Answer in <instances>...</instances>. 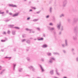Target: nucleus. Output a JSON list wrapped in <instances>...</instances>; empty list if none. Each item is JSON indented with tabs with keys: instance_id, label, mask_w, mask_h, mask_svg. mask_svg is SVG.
<instances>
[{
	"instance_id": "obj_61",
	"label": "nucleus",
	"mask_w": 78,
	"mask_h": 78,
	"mask_svg": "<svg viewBox=\"0 0 78 78\" xmlns=\"http://www.w3.org/2000/svg\"><path fill=\"white\" fill-rule=\"evenodd\" d=\"M73 55H75V53H73Z\"/></svg>"
},
{
	"instance_id": "obj_18",
	"label": "nucleus",
	"mask_w": 78,
	"mask_h": 78,
	"mask_svg": "<svg viewBox=\"0 0 78 78\" xmlns=\"http://www.w3.org/2000/svg\"><path fill=\"white\" fill-rule=\"evenodd\" d=\"M55 27H53L52 28H51L50 29V31H53V30H55Z\"/></svg>"
},
{
	"instance_id": "obj_60",
	"label": "nucleus",
	"mask_w": 78,
	"mask_h": 78,
	"mask_svg": "<svg viewBox=\"0 0 78 78\" xmlns=\"http://www.w3.org/2000/svg\"><path fill=\"white\" fill-rule=\"evenodd\" d=\"M30 39H33V38L31 37L30 38Z\"/></svg>"
},
{
	"instance_id": "obj_62",
	"label": "nucleus",
	"mask_w": 78,
	"mask_h": 78,
	"mask_svg": "<svg viewBox=\"0 0 78 78\" xmlns=\"http://www.w3.org/2000/svg\"><path fill=\"white\" fill-rule=\"evenodd\" d=\"M29 11H32V10L31 9V10H30Z\"/></svg>"
},
{
	"instance_id": "obj_34",
	"label": "nucleus",
	"mask_w": 78,
	"mask_h": 78,
	"mask_svg": "<svg viewBox=\"0 0 78 78\" xmlns=\"http://www.w3.org/2000/svg\"><path fill=\"white\" fill-rule=\"evenodd\" d=\"M62 33V31H60L59 32V33H58V35H61V34Z\"/></svg>"
},
{
	"instance_id": "obj_11",
	"label": "nucleus",
	"mask_w": 78,
	"mask_h": 78,
	"mask_svg": "<svg viewBox=\"0 0 78 78\" xmlns=\"http://www.w3.org/2000/svg\"><path fill=\"white\" fill-rule=\"evenodd\" d=\"M18 14H19V13H17L16 14H15L13 15H12V17H16V16H18Z\"/></svg>"
},
{
	"instance_id": "obj_28",
	"label": "nucleus",
	"mask_w": 78,
	"mask_h": 78,
	"mask_svg": "<svg viewBox=\"0 0 78 78\" xmlns=\"http://www.w3.org/2000/svg\"><path fill=\"white\" fill-rule=\"evenodd\" d=\"M26 30L27 31H31V30L29 29L28 28L26 29Z\"/></svg>"
},
{
	"instance_id": "obj_46",
	"label": "nucleus",
	"mask_w": 78,
	"mask_h": 78,
	"mask_svg": "<svg viewBox=\"0 0 78 78\" xmlns=\"http://www.w3.org/2000/svg\"><path fill=\"white\" fill-rule=\"evenodd\" d=\"M9 20H5V22H8L9 21Z\"/></svg>"
},
{
	"instance_id": "obj_1",
	"label": "nucleus",
	"mask_w": 78,
	"mask_h": 78,
	"mask_svg": "<svg viewBox=\"0 0 78 78\" xmlns=\"http://www.w3.org/2000/svg\"><path fill=\"white\" fill-rule=\"evenodd\" d=\"M78 27H76L74 28V33H76L75 35L73 37V39L74 41H76L77 39V37H78V35H77V33H78Z\"/></svg>"
},
{
	"instance_id": "obj_31",
	"label": "nucleus",
	"mask_w": 78,
	"mask_h": 78,
	"mask_svg": "<svg viewBox=\"0 0 78 78\" xmlns=\"http://www.w3.org/2000/svg\"><path fill=\"white\" fill-rule=\"evenodd\" d=\"M31 7L32 8V9H36V8L34 7Z\"/></svg>"
},
{
	"instance_id": "obj_36",
	"label": "nucleus",
	"mask_w": 78,
	"mask_h": 78,
	"mask_svg": "<svg viewBox=\"0 0 78 78\" xmlns=\"http://www.w3.org/2000/svg\"><path fill=\"white\" fill-rule=\"evenodd\" d=\"M49 15H48L46 16V19H48V18H49Z\"/></svg>"
},
{
	"instance_id": "obj_51",
	"label": "nucleus",
	"mask_w": 78,
	"mask_h": 78,
	"mask_svg": "<svg viewBox=\"0 0 78 78\" xmlns=\"http://www.w3.org/2000/svg\"><path fill=\"white\" fill-rule=\"evenodd\" d=\"M1 42H5V40H1Z\"/></svg>"
},
{
	"instance_id": "obj_41",
	"label": "nucleus",
	"mask_w": 78,
	"mask_h": 78,
	"mask_svg": "<svg viewBox=\"0 0 78 78\" xmlns=\"http://www.w3.org/2000/svg\"><path fill=\"white\" fill-rule=\"evenodd\" d=\"M25 39H24L23 40H22V42H25Z\"/></svg>"
},
{
	"instance_id": "obj_49",
	"label": "nucleus",
	"mask_w": 78,
	"mask_h": 78,
	"mask_svg": "<svg viewBox=\"0 0 78 78\" xmlns=\"http://www.w3.org/2000/svg\"><path fill=\"white\" fill-rule=\"evenodd\" d=\"M2 66H0V70H2Z\"/></svg>"
},
{
	"instance_id": "obj_24",
	"label": "nucleus",
	"mask_w": 78,
	"mask_h": 78,
	"mask_svg": "<svg viewBox=\"0 0 78 78\" xmlns=\"http://www.w3.org/2000/svg\"><path fill=\"white\" fill-rule=\"evenodd\" d=\"M49 25H50V26H53V24L51 23H49Z\"/></svg>"
},
{
	"instance_id": "obj_7",
	"label": "nucleus",
	"mask_w": 78,
	"mask_h": 78,
	"mask_svg": "<svg viewBox=\"0 0 78 78\" xmlns=\"http://www.w3.org/2000/svg\"><path fill=\"white\" fill-rule=\"evenodd\" d=\"M9 6L13 7V8H16L17 7V6H16V5H14L13 4H9Z\"/></svg>"
},
{
	"instance_id": "obj_32",
	"label": "nucleus",
	"mask_w": 78,
	"mask_h": 78,
	"mask_svg": "<svg viewBox=\"0 0 78 78\" xmlns=\"http://www.w3.org/2000/svg\"><path fill=\"white\" fill-rule=\"evenodd\" d=\"M23 37H26V35L25 34H23L22 35Z\"/></svg>"
},
{
	"instance_id": "obj_12",
	"label": "nucleus",
	"mask_w": 78,
	"mask_h": 78,
	"mask_svg": "<svg viewBox=\"0 0 78 78\" xmlns=\"http://www.w3.org/2000/svg\"><path fill=\"white\" fill-rule=\"evenodd\" d=\"M65 15L64 14L62 13L60 15V17H64Z\"/></svg>"
},
{
	"instance_id": "obj_26",
	"label": "nucleus",
	"mask_w": 78,
	"mask_h": 78,
	"mask_svg": "<svg viewBox=\"0 0 78 78\" xmlns=\"http://www.w3.org/2000/svg\"><path fill=\"white\" fill-rule=\"evenodd\" d=\"M76 61L77 62H78V57L76 58Z\"/></svg>"
},
{
	"instance_id": "obj_23",
	"label": "nucleus",
	"mask_w": 78,
	"mask_h": 78,
	"mask_svg": "<svg viewBox=\"0 0 78 78\" xmlns=\"http://www.w3.org/2000/svg\"><path fill=\"white\" fill-rule=\"evenodd\" d=\"M27 44H30V40H27Z\"/></svg>"
},
{
	"instance_id": "obj_54",
	"label": "nucleus",
	"mask_w": 78,
	"mask_h": 78,
	"mask_svg": "<svg viewBox=\"0 0 78 78\" xmlns=\"http://www.w3.org/2000/svg\"><path fill=\"white\" fill-rule=\"evenodd\" d=\"M37 14H39V13H40V12H37Z\"/></svg>"
},
{
	"instance_id": "obj_53",
	"label": "nucleus",
	"mask_w": 78,
	"mask_h": 78,
	"mask_svg": "<svg viewBox=\"0 0 78 78\" xmlns=\"http://www.w3.org/2000/svg\"><path fill=\"white\" fill-rule=\"evenodd\" d=\"M54 34H56V32H54Z\"/></svg>"
},
{
	"instance_id": "obj_33",
	"label": "nucleus",
	"mask_w": 78,
	"mask_h": 78,
	"mask_svg": "<svg viewBox=\"0 0 78 78\" xmlns=\"http://www.w3.org/2000/svg\"><path fill=\"white\" fill-rule=\"evenodd\" d=\"M15 29H17V30H19V29H20V28H19V27H15Z\"/></svg>"
},
{
	"instance_id": "obj_15",
	"label": "nucleus",
	"mask_w": 78,
	"mask_h": 78,
	"mask_svg": "<svg viewBox=\"0 0 78 78\" xmlns=\"http://www.w3.org/2000/svg\"><path fill=\"white\" fill-rule=\"evenodd\" d=\"M12 34L13 35H15L16 34V31L13 30L12 31Z\"/></svg>"
},
{
	"instance_id": "obj_58",
	"label": "nucleus",
	"mask_w": 78,
	"mask_h": 78,
	"mask_svg": "<svg viewBox=\"0 0 78 78\" xmlns=\"http://www.w3.org/2000/svg\"><path fill=\"white\" fill-rule=\"evenodd\" d=\"M16 49H14V51H16Z\"/></svg>"
},
{
	"instance_id": "obj_6",
	"label": "nucleus",
	"mask_w": 78,
	"mask_h": 78,
	"mask_svg": "<svg viewBox=\"0 0 78 78\" xmlns=\"http://www.w3.org/2000/svg\"><path fill=\"white\" fill-rule=\"evenodd\" d=\"M29 69H32V71H34L35 70V69L34 68V67H33V66H30V67H29Z\"/></svg>"
},
{
	"instance_id": "obj_48",
	"label": "nucleus",
	"mask_w": 78,
	"mask_h": 78,
	"mask_svg": "<svg viewBox=\"0 0 78 78\" xmlns=\"http://www.w3.org/2000/svg\"><path fill=\"white\" fill-rule=\"evenodd\" d=\"M72 51H73L74 50V49H73V48H72Z\"/></svg>"
},
{
	"instance_id": "obj_45",
	"label": "nucleus",
	"mask_w": 78,
	"mask_h": 78,
	"mask_svg": "<svg viewBox=\"0 0 78 78\" xmlns=\"http://www.w3.org/2000/svg\"><path fill=\"white\" fill-rule=\"evenodd\" d=\"M37 30H38V31H39V30H40V29L39 28H37Z\"/></svg>"
},
{
	"instance_id": "obj_9",
	"label": "nucleus",
	"mask_w": 78,
	"mask_h": 78,
	"mask_svg": "<svg viewBox=\"0 0 78 78\" xmlns=\"http://www.w3.org/2000/svg\"><path fill=\"white\" fill-rule=\"evenodd\" d=\"M53 9V8L52 7H51L49 9V11L50 13H51V11H52V10Z\"/></svg>"
},
{
	"instance_id": "obj_39",
	"label": "nucleus",
	"mask_w": 78,
	"mask_h": 78,
	"mask_svg": "<svg viewBox=\"0 0 78 78\" xmlns=\"http://www.w3.org/2000/svg\"><path fill=\"white\" fill-rule=\"evenodd\" d=\"M68 21L69 22H71V20L70 19H68Z\"/></svg>"
},
{
	"instance_id": "obj_52",
	"label": "nucleus",
	"mask_w": 78,
	"mask_h": 78,
	"mask_svg": "<svg viewBox=\"0 0 78 78\" xmlns=\"http://www.w3.org/2000/svg\"><path fill=\"white\" fill-rule=\"evenodd\" d=\"M30 19V17L28 18L27 19V20H29V19Z\"/></svg>"
},
{
	"instance_id": "obj_57",
	"label": "nucleus",
	"mask_w": 78,
	"mask_h": 78,
	"mask_svg": "<svg viewBox=\"0 0 78 78\" xmlns=\"http://www.w3.org/2000/svg\"><path fill=\"white\" fill-rule=\"evenodd\" d=\"M1 51H4V50H3V49H2V50H1Z\"/></svg>"
},
{
	"instance_id": "obj_37",
	"label": "nucleus",
	"mask_w": 78,
	"mask_h": 78,
	"mask_svg": "<svg viewBox=\"0 0 78 78\" xmlns=\"http://www.w3.org/2000/svg\"><path fill=\"white\" fill-rule=\"evenodd\" d=\"M48 30H50V29H51V27H48Z\"/></svg>"
},
{
	"instance_id": "obj_47",
	"label": "nucleus",
	"mask_w": 78,
	"mask_h": 78,
	"mask_svg": "<svg viewBox=\"0 0 78 78\" xmlns=\"http://www.w3.org/2000/svg\"><path fill=\"white\" fill-rule=\"evenodd\" d=\"M6 12L7 13H8V12H9V11H8V10H6Z\"/></svg>"
},
{
	"instance_id": "obj_5",
	"label": "nucleus",
	"mask_w": 78,
	"mask_h": 78,
	"mask_svg": "<svg viewBox=\"0 0 78 78\" xmlns=\"http://www.w3.org/2000/svg\"><path fill=\"white\" fill-rule=\"evenodd\" d=\"M55 59L53 58H50V59L49 62V63H52L53 62V61H55Z\"/></svg>"
},
{
	"instance_id": "obj_22",
	"label": "nucleus",
	"mask_w": 78,
	"mask_h": 78,
	"mask_svg": "<svg viewBox=\"0 0 78 78\" xmlns=\"http://www.w3.org/2000/svg\"><path fill=\"white\" fill-rule=\"evenodd\" d=\"M38 41H43L44 40V38H41L40 39H38Z\"/></svg>"
},
{
	"instance_id": "obj_2",
	"label": "nucleus",
	"mask_w": 78,
	"mask_h": 78,
	"mask_svg": "<svg viewBox=\"0 0 78 78\" xmlns=\"http://www.w3.org/2000/svg\"><path fill=\"white\" fill-rule=\"evenodd\" d=\"M57 29L59 30H60L61 31H62L63 30V26L62 25V23L61 22H59V23L57 24Z\"/></svg>"
},
{
	"instance_id": "obj_20",
	"label": "nucleus",
	"mask_w": 78,
	"mask_h": 78,
	"mask_svg": "<svg viewBox=\"0 0 78 78\" xmlns=\"http://www.w3.org/2000/svg\"><path fill=\"white\" fill-rule=\"evenodd\" d=\"M39 19H34L33 20V22H36V21H38Z\"/></svg>"
},
{
	"instance_id": "obj_19",
	"label": "nucleus",
	"mask_w": 78,
	"mask_h": 78,
	"mask_svg": "<svg viewBox=\"0 0 78 78\" xmlns=\"http://www.w3.org/2000/svg\"><path fill=\"white\" fill-rule=\"evenodd\" d=\"M50 73L51 75H53V70H51L50 72Z\"/></svg>"
},
{
	"instance_id": "obj_44",
	"label": "nucleus",
	"mask_w": 78,
	"mask_h": 78,
	"mask_svg": "<svg viewBox=\"0 0 78 78\" xmlns=\"http://www.w3.org/2000/svg\"><path fill=\"white\" fill-rule=\"evenodd\" d=\"M2 73H3V71H2L0 73V74L1 75H2Z\"/></svg>"
},
{
	"instance_id": "obj_13",
	"label": "nucleus",
	"mask_w": 78,
	"mask_h": 78,
	"mask_svg": "<svg viewBox=\"0 0 78 78\" xmlns=\"http://www.w3.org/2000/svg\"><path fill=\"white\" fill-rule=\"evenodd\" d=\"M53 53L54 55H59V53L58 52H53Z\"/></svg>"
},
{
	"instance_id": "obj_25",
	"label": "nucleus",
	"mask_w": 78,
	"mask_h": 78,
	"mask_svg": "<svg viewBox=\"0 0 78 78\" xmlns=\"http://www.w3.org/2000/svg\"><path fill=\"white\" fill-rule=\"evenodd\" d=\"M16 64H13V70H15V67H16Z\"/></svg>"
},
{
	"instance_id": "obj_4",
	"label": "nucleus",
	"mask_w": 78,
	"mask_h": 78,
	"mask_svg": "<svg viewBox=\"0 0 78 78\" xmlns=\"http://www.w3.org/2000/svg\"><path fill=\"white\" fill-rule=\"evenodd\" d=\"M78 21V18H75L73 19V23H75L76 22Z\"/></svg>"
},
{
	"instance_id": "obj_50",
	"label": "nucleus",
	"mask_w": 78,
	"mask_h": 78,
	"mask_svg": "<svg viewBox=\"0 0 78 78\" xmlns=\"http://www.w3.org/2000/svg\"><path fill=\"white\" fill-rule=\"evenodd\" d=\"M43 36L44 37H45V34H43Z\"/></svg>"
},
{
	"instance_id": "obj_10",
	"label": "nucleus",
	"mask_w": 78,
	"mask_h": 78,
	"mask_svg": "<svg viewBox=\"0 0 78 78\" xmlns=\"http://www.w3.org/2000/svg\"><path fill=\"white\" fill-rule=\"evenodd\" d=\"M40 66L41 69L42 71V72H44V69L43 68L42 66H41V65H40Z\"/></svg>"
},
{
	"instance_id": "obj_55",
	"label": "nucleus",
	"mask_w": 78,
	"mask_h": 78,
	"mask_svg": "<svg viewBox=\"0 0 78 78\" xmlns=\"http://www.w3.org/2000/svg\"><path fill=\"white\" fill-rule=\"evenodd\" d=\"M41 61H44V59H41Z\"/></svg>"
},
{
	"instance_id": "obj_56",
	"label": "nucleus",
	"mask_w": 78,
	"mask_h": 78,
	"mask_svg": "<svg viewBox=\"0 0 78 78\" xmlns=\"http://www.w3.org/2000/svg\"><path fill=\"white\" fill-rule=\"evenodd\" d=\"M5 69H3L2 71H3V72H4V71H5Z\"/></svg>"
},
{
	"instance_id": "obj_8",
	"label": "nucleus",
	"mask_w": 78,
	"mask_h": 78,
	"mask_svg": "<svg viewBox=\"0 0 78 78\" xmlns=\"http://www.w3.org/2000/svg\"><path fill=\"white\" fill-rule=\"evenodd\" d=\"M65 42L66 46H67L68 45V40L67 39H65Z\"/></svg>"
},
{
	"instance_id": "obj_38",
	"label": "nucleus",
	"mask_w": 78,
	"mask_h": 78,
	"mask_svg": "<svg viewBox=\"0 0 78 78\" xmlns=\"http://www.w3.org/2000/svg\"><path fill=\"white\" fill-rule=\"evenodd\" d=\"M10 31H9V30H8L7 32V33L8 34H10Z\"/></svg>"
},
{
	"instance_id": "obj_64",
	"label": "nucleus",
	"mask_w": 78,
	"mask_h": 78,
	"mask_svg": "<svg viewBox=\"0 0 78 78\" xmlns=\"http://www.w3.org/2000/svg\"><path fill=\"white\" fill-rule=\"evenodd\" d=\"M31 2H30H30H29V3H31Z\"/></svg>"
},
{
	"instance_id": "obj_63",
	"label": "nucleus",
	"mask_w": 78,
	"mask_h": 78,
	"mask_svg": "<svg viewBox=\"0 0 78 78\" xmlns=\"http://www.w3.org/2000/svg\"><path fill=\"white\" fill-rule=\"evenodd\" d=\"M37 78H41V77H37Z\"/></svg>"
},
{
	"instance_id": "obj_59",
	"label": "nucleus",
	"mask_w": 78,
	"mask_h": 78,
	"mask_svg": "<svg viewBox=\"0 0 78 78\" xmlns=\"http://www.w3.org/2000/svg\"><path fill=\"white\" fill-rule=\"evenodd\" d=\"M51 2H49V4H51Z\"/></svg>"
},
{
	"instance_id": "obj_16",
	"label": "nucleus",
	"mask_w": 78,
	"mask_h": 78,
	"mask_svg": "<svg viewBox=\"0 0 78 78\" xmlns=\"http://www.w3.org/2000/svg\"><path fill=\"white\" fill-rule=\"evenodd\" d=\"M47 47V45H46V44H44L42 46V47H43V48H46V47Z\"/></svg>"
},
{
	"instance_id": "obj_17",
	"label": "nucleus",
	"mask_w": 78,
	"mask_h": 78,
	"mask_svg": "<svg viewBox=\"0 0 78 78\" xmlns=\"http://www.w3.org/2000/svg\"><path fill=\"white\" fill-rule=\"evenodd\" d=\"M14 25H9V27H10V28H13V27H14Z\"/></svg>"
},
{
	"instance_id": "obj_27",
	"label": "nucleus",
	"mask_w": 78,
	"mask_h": 78,
	"mask_svg": "<svg viewBox=\"0 0 78 78\" xmlns=\"http://www.w3.org/2000/svg\"><path fill=\"white\" fill-rule=\"evenodd\" d=\"M27 60L28 61H30V58L28 57H27Z\"/></svg>"
},
{
	"instance_id": "obj_21",
	"label": "nucleus",
	"mask_w": 78,
	"mask_h": 78,
	"mask_svg": "<svg viewBox=\"0 0 78 78\" xmlns=\"http://www.w3.org/2000/svg\"><path fill=\"white\" fill-rule=\"evenodd\" d=\"M55 71L57 75H59V73H58V70L57 69H56Z\"/></svg>"
},
{
	"instance_id": "obj_3",
	"label": "nucleus",
	"mask_w": 78,
	"mask_h": 78,
	"mask_svg": "<svg viewBox=\"0 0 78 78\" xmlns=\"http://www.w3.org/2000/svg\"><path fill=\"white\" fill-rule=\"evenodd\" d=\"M67 4V0H64L62 2L63 7H66V5Z\"/></svg>"
},
{
	"instance_id": "obj_43",
	"label": "nucleus",
	"mask_w": 78,
	"mask_h": 78,
	"mask_svg": "<svg viewBox=\"0 0 78 78\" xmlns=\"http://www.w3.org/2000/svg\"><path fill=\"white\" fill-rule=\"evenodd\" d=\"M63 51L64 52V53H66V51L65 50H63Z\"/></svg>"
},
{
	"instance_id": "obj_42",
	"label": "nucleus",
	"mask_w": 78,
	"mask_h": 78,
	"mask_svg": "<svg viewBox=\"0 0 78 78\" xmlns=\"http://www.w3.org/2000/svg\"><path fill=\"white\" fill-rule=\"evenodd\" d=\"M2 34H6V32H3Z\"/></svg>"
},
{
	"instance_id": "obj_30",
	"label": "nucleus",
	"mask_w": 78,
	"mask_h": 78,
	"mask_svg": "<svg viewBox=\"0 0 78 78\" xmlns=\"http://www.w3.org/2000/svg\"><path fill=\"white\" fill-rule=\"evenodd\" d=\"M51 53H47V55H48V56H51Z\"/></svg>"
},
{
	"instance_id": "obj_35",
	"label": "nucleus",
	"mask_w": 78,
	"mask_h": 78,
	"mask_svg": "<svg viewBox=\"0 0 78 78\" xmlns=\"http://www.w3.org/2000/svg\"><path fill=\"white\" fill-rule=\"evenodd\" d=\"M4 14V12H2L1 11H0V14Z\"/></svg>"
},
{
	"instance_id": "obj_29",
	"label": "nucleus",
	"mask_w": 78,
	"mask_h": 78,
	"mask_svg": "<svg viewBox=\"0 0 78 78\" xmlns=\"http://www.w3.org/2000/svg\"><path fill=\"white\" fill-rule=\"evenodd\" d=\"M19 72H22V68H20V69H19Z\"/></svg>"
},
{
	"instance_id": "obj_40",
	"label": "nucleus",
	"mask_w": 78,
	"mask_h": 78,
	"mask_svg": "<svg viewBox=\"0 0 78 78\" xmlns=\"http://www.w3.org/2000/svg\"><path fill=\"white\" fill-rule=\"evenodd\" d=\"M9 14L10 16H12V13L11 12L9 13Z\"/></svg>"
},
{
	"instance_id": "obj_14",
	"label": "nucleus",
	"mask_w": 78,
	"mask_h": 78,
	"mask_svg": "<svg viewBox=\"0 0 78 78\" xmlns=\"http://www.w3.org/2000/svg\"><path fill=\"white\" fill-rule=\"evenodd\" d=\"M66 44H62V47L63 48H64L65 47H66Z\"/></svg>"
}]
</instances>
